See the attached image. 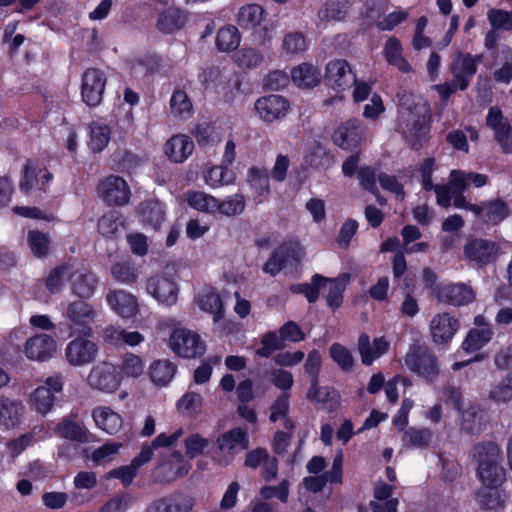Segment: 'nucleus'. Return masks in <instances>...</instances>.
Returning a JSON list of instances; mask_svg holds the SVG:
<instances>
[{"label":"nucleus","mask_w":512,"mask_h":512,"mask_svg":"<svg viewBox=\"0 0 512 512\" xmlns=\"http://www.w3.org/2000/svg\"><path fill=\"white\" fill-rule=\"evenodd\" d=\"M400 127L409 144L418 149L429 133L428 107L419 97L404 92L399 96Z\"/></svg>","instance_id":"obj_1"},{"label":"nucleus","mask_w":512,"mask_h":512,"mask_svg":"<svg viewBox=\"0 0 512 512\" xmlns=\"http://www.w3.org/2000/svg\"><path fill=\"white\" fill-rule=\"evenodd\" d=\"M477 463L476 474L487 488L496 489L506 480L501 447L494 442L478 443L472 449Z\"/></svg>","instance_id":"obj_2"},{"label":"nucleus","mask_w":512,"mask_h":512,"mask_svg":"<svg viewBox=\"0 0 512 512\" xmlns=\"http://www.w3.org/2000/svg\"><path fill=\"white\" fill-rule=\"evenodd\" d=\"M481 55H472L457 51L449 66L452 79L443 84L434 85L442 100H447L457 90L464 91L468 88L473 76L477 72V66L481 61Z\"/></svg>","instance_id":"obj_3"},{"label":"nucleus","mask_w":512,"mask_h":512,"mask_svg":"<svg viewBox=\"0 0 512 512\" xmlns=\"http://www.w3.org/2000/svg\"><path fill=\"white\" fill-rule=\"evenodd\" d=\"M170 349L179 357L196 358L206 351L205 342L200 335L187 328H176L169 338Z\"/></svg>","instance_id":"obj_4"},{"label":"nucleus","mask_w":512,"mask_h":512,"mask_svg":"<svg viewBox=\"0 0 512 512\" xmlns=\"http://www.w3.org/2000/svg\"><path fill=\"white\" fill-rule=\"evenodd\" d=\"M404 362L410 371L427 381H432L438 375L437 358L426 346H411Z\"/></svg>","instance_id":"obj_5"},{"label":"nucleus","mask_w":512,"mask_h":512,"mask_svg":"<svg viewBox=\"0 0 512 512\" xmlns=\"http://www.w3.org/2000/svg\"><path fill=\"white\" fill-rule=\"evenodd\" d=\"M219 451L217 462L221 466H227L234 460L236 454L248 449L249 437L242 428H233L221 434L216 439Z\"/></svg>","instance_id":"obj_6"},{"label":"nucleus","mask_w":512,"mask_h":512,"mask_svg":"<svg viewBox=\"0 0 512 512\" xmlns=\"http://www.w3.org/2000/svg\"><path fill=\"white\" fill-rule=\"evenodd\" d=\"M87 383L94 390L110 394L118 390L122 380L116 365L101 361L91 368Z\"/></svg>","instance_id":"obj_7"},{"label":"nucleus","mask_w":512,"mask_h":512,"mask_svg":"<svg viewBox=\"0 0 512 512\" xmlns=\"http://www.w3.org/2000/svg\"><path fill=\"white\" fill-rule=\"evenodd\" d=\"M146 292L160 305L174 306L178 301L179 288L175 280L167 273L150 276L146 281Z\"/></svg>","instance_id":"obj_8"},{"label":"nucleus","mask_w":512,"mask_h":512,"mask_svg":"<svg viewBox=\"0 0 512 512\" xmlns=\"http://www.w3.org/2000/svg\"><path fill=\"white\" fill-rule=\"evenodd\" d=\"M199 82L206 89H213L217 93L230 99L240 89V80L236 75H223L218 67H207L198 75Z\"/></svg>","instance_id":"obj_9"},{"label":"nucleus","mask_w":512,"mask_h":512,"mask_svg":"<svg viewBox=\"0 0 512 512\" xmlns=\"http://www.w3.org/2000/svg\"><path fill=\"white\" fill-rule=\"evenodd\" d=\"M63 389V378L59 374L52 375L45 380V384L38 386L30 395L29 404L33 410L45 415L54 405L55 394Z\"/></svg>","instance_id":"obj_10"},{"label":"nucleus","mask_w":512,"mask_h":512,"mask_svg":"<svg viewBox=\"0 0 512 512\" xmlns=\"http://www.w3.org/2000/svg\"><path fill=\"white\" fill-rule=\"evenodd\" d=\"M106 83L107 77L103 71L96 68L87 69L81 79L82 101L90 107L100 105Z\"/></svg>","instance_id":"obj_11"},{"label":"nucleus","mask_w":512,"mask_h":512,"mask_svg":"<svg viewBox=\"0 0 512 512\" xmlns=\"http://www.w3.org/2000/svg\"><path fill=\"white\" fill-rule=\"evenodd\" d=\"M88 336H78L71 340L65 347L67 362L75 367L86 366L92 363L98 356V344Z\"/></svg>","instance_id":"obj_12"},{"label":"nucleus","mask_w":512,"mask_h":512,"mask_svg":"<svg viewBox=\"0 0 512 512\" xmlns=\"http://www.w3.org/2000/svg\"><path fill=\"white\" fill-rule=\"evenodd\" d=\"M64 317L75 332L83 333L85 336L92 335L91 324L96 318V311L89 303L81 300L71 302L65 310Z\"/></svg>","instance_id":"obj_13"},{"label":"nucleus","mask_w":512,"mask_h":512,"mask_svg":"<svg viewBox=\"0 0 512 512\" xmlns=\"http://www.w3.org/2000/svg\"><path fill=\"white\" fill-rule=\"evenodd\" d=\"M459 329L460 321L449 312L437 313L429 322L432 341L438 346H447Z\"/></svg>","instance_id":"obj_14"},{"label":"nucleus","mask_w":512,"mask_h":512,"mask_svg":"<svg viewBox=\"0 0 512 512\" xmlns=\"http://www.w3.org/2000/svg\"><path fill=\"white\" fill-rule=\"evenodd\" d=\"M105 300L110 310L121 319H132L140 312L138 298L127 290H109L105 296Z\"/></svg>","instance_id":"obj_15"},{"label":"nucleus","mask_w":512,"mask_h":512,"mask_svg":"<svg viewBox=\"0 0 512 512\" xmlns=\"http://www.w3.org/2000/svg\"><path fill=\"white\" fill-rule=\"evenodd\" d=\"M433 293L440 303L451 306H465L475 300V292L466 283H451L433 288Z\"/></svg>","instance_id":"obj_16"},{"label":"nucleus","mask_w":512,"mask_h":512,"mask_svg":"<svg viewBox=\"0 0 512 512\" xmlns=\"http://www.w3.org/2000/svg\"><path fill=\"white\" fill-rule=\"evenodd\" d=\"M356 74L344 59L330 60L326 65L325 81L337 91L349 89L355 82Z\"/></svg>","instance_id":"obj_17"},{"label":"nucleus","mask_w":512,"mask_h":512,"mask_svg":"<svg viewBox=\"0 0 512 512\" xmlns=\"http://www.w3.org/2000/svg\"><path fill=\"white\" fill-rule=\"evenodd\" d=\"M365 127L361 121L348 120L340 124L332 135L335 145L344 150H353L359 147L363 141Z\"/></svg>","instance_id":"obj_18"},{"label":"nucleus","mask_w":512,"mask_h":512,"mask_svg":"<svg viewBox=\"0 0 512 512\" xmlns=\"http://www.w3.org/2000/svg\"><path fill=\"white\" fill-rule=\"evenodd\" d=\"M57 348V341L52 336L37 334L25 342L24 354L31 361L45 362L56 354Z\"/></svg>","instance_id":"obj_19"},{"label":"nucleus","mask_w":512,"mask_h":512,"mask_svg":"<svg viewBox=\"0 0 512 512\" xmlns=\"http://www.w3.org/2000/svg\"><path fill=\"white\" fill-rule=\"evenodd\" d=\"M99 196L110 205H124L129 201L130 189L119 176H108L98 186Z\"/></svg>","instance_id":"obj_20"},{"label":"nucleus","mask_w":512,"mask_h":512,"mask_svg":"<svg viewBox=\"0 0 512 512\" xmlns=\"http://www.w3.org/2000/svg\"><path fill=\"white\" fill-rule=\"evenodd\" d=\"M255 110L259 118L267 123L284 118L289 111V103L279 95H268L255 102Z\"/></svg>","instance_id":"obj_21"},{"label":"nucleus","mask_w":512,"mask_h":512,"mask_svg":"<svg viewBox=\"0 0 512 512\" xmlns=\"http://www.w3.org/2000/svg\"><path fill=\"white\" fill-rule=\"evenodd\" d=\"M449 401L460 412V425L464 430L474 433L481 429L483 412L478 406L465 407L461 394L456 390L450 392Z\"/></svg>","instance_id":"obj_22"},{"label":"nucleus","mask_w":512,"mask_h":512,"mask_svg":"<svg viewBox=\"0 0 512 512\" xmlns=\"http://www.w3.org/2000/svg\"><path fill=\"white\" fill-rule=\"evenodd\" d=\"M190 469L191 464L184 455L179 451H174L166 460L156 466L155 473L162 481L170 482L186 476Z\"/></svg>","instance_id":"obj_23"},{"label":"nucleus","mask_w":512,"mask_h":512,"mask_svg":"<svg viewBox=\"0 0 512 512\" xmlns=\"http://www.w3.org/2000/svg\"><path fill=\"white\" fill-rule=\"evenodd\" d=\"M386 11V7L378 2H371L367 6L365 17L370 21L375 22L377 28L381 31H391L396 26L405 21L408 17V12L402 9L395 10L389 13L384 18L380 19L381 14Z\"/></svg>","instance_id":"obj_24"},{"label":"nucleus","mask_w":512,"mask_h":512,"mask_svg":"<svg viewBox=\"0 0 512 512\" xmlns=\"http://www.w3.org/2000/svg\"><path fill=\"white\" fill-rule=\"evenodd\" d=\"M486 124L493 130L495 138L503 150L506 152L512 151V127L499 108L492 107L489 109Z\"/></svg>","instance_id":"obj_25"},{"label":"nucleus","mask_w":512,"mask_h":512,"mask_svg":"<svg viewBox=\"0 0 512 512\" xmlns=\"http://www.w3.org/2000/svg\"><path fill=\"white\" fill-rule=\"evenodd\" d=\"M390 342L383 336L373 340L367 334H362L358 339V351L364 365L370 366L387 353Z\"/></svg>","instance_id":"obj_26"},{"label":"nucleus","mask_w":512,"mask_h":512,"mask_svg":"<svg viewBox=\"0 0 512 512\" xmlns=\"http://www.w3.org/2000/svg\"><path fill=\"white\" fill-rule=\"evenodd\" d=\"M188 21V13L171 5L156 16V28L165 34H173L183 29Z\"/></svg>","instance_id":"obj_27"},{"label":"nucleus","mask_w":512,"mask_h":512,"mask_svg":"<svg viewBox=\"0 0 512 512\" xmlns=\"http://www.w3.org/2000/svg\"><path fill=\"white\" fill-rule=\"evenodd\" d=\"M498 253L497 243L485 239H472L464 247L465 256L479 264H488L494 261Z\"/></svg>","instance_id":"obj_28"},{"label":"nucleus","mask_w":512,"mask_h":512,"mask_svg":"<svg viewBox=\"0 0 512 512\" xmlns=\"http://www.w3.org/2000/svg\"><path fill=\"white\" fill-rule=\"evenodd\" d=\"M52 179L51 173L41 163L28 161L23 168V177L20 181L22 191L28 192L33 188L45 189Z\"/></svg>","instance_id":"obj_29"},{"label":"nucleus","mask_w":512,"mask_h":512,"mask_svg":"<svg viewBox=\"0 0 512 512\" xmlns=\"http://www.w3.org/2000/svg\"><path fill=\"white\" fill-rule=\"evenodd\" d=\"M164 153L174 163H183L194 150L192 139L185 134H176L164 144Z\"/></svg>","instance_id":"obj_30"},{"label":"nucleus","mask_w":512,"mask_h":512,"mask_svg":"<svg viewBox=\"0 0 512 512\" xmlns=\"http://www.w3.org/2000/svg\"><path fill=\"white\" fill-rule=\"evenodd\" d=\"M480 211L476 217L485 224L498 225L510 214L508 204L501 199H491L478 204Z\"/></svg>","instance_id":"obj_31"},{"label":"nucleus","mask_w":512,"mask_h":512,"mask_svg":"<svg viewBox=\"0 0 512 512\" xmlns=\"http://www.w3.org/2000/svg\"><path fill=\"white\" fill-rule=\"evenodd\" d=\"M96 426L109 435H115L123 427V418L108 406H98L92 411Z\"/></svg>","instance_id":"obj_32"},{"label":"nucleus","mask_w":512,"mask_h":512,"mask_svg":"<svg viewBox=\"0 0 512 512\" xmlns=\"http://www.w3.org/2000/svg\"><path fill=\"white\" fill-rule=\"evenodd\" d=\"M196 303L202 311L213 316L215 323L223 318V302L215 289L211 287L203 288L196 296Z\"/></svg>","instance_id":"obj_33"},{"label":"nucleus","mask_w":512,"mask_h":512,"mask_svg":"<svg viewBox=\"0 0 512 512\" xmlns=\"http://www.w3.org/2000/svg\"><path fill=\"white\" fill-rule=\"evenodd\" d=\"M24 405L18 399L0 397V425L13 428L20 424L24 415Z\"/></svg>","instance_id":"obj_34"},{"label":"nucleus","mask_w":512,"mask_h":512,"mask_svg":"<svg viewBox=\"0 0 512 512\" xmlns=\"http://www.w3.org/2000/svg\"><path fill=\"white\" fill-rule=\"evenodd\" d=\"M203 180L207 186L216 189L234 184L236 174L232 169L222 164L208 165L203 171Z\"/></svg>","instance_id":"obj_35"},{"label":"nucleus","mask_w":512,"mask_h":512,"mask_svg":"<svg viewBox=\"0 0 512 512\" xmlns=\"http://www.w3.org/2000/svg\"><path fill=\"white\" fill-rule=\"evenodd\" d=\"M70 281L73 292L81 298L92 296L97 286L96 276L75 264Z\"/></svg>","instance_id":"obj_36"},{"label":"nucleus","mask_w":512,"mask_h":512,"mask_svg":"<svg viewBox=\"0 0 512 512\" xmlns=\"http://www.w3.org/2000/svg\"><path fill=\"white\" fill-rule=\"evenodd\" d=\"M393 488L384 482H378L374 487V499L370 506L373 512H397L398 500L391 497Z\"/></svg>","instance_id":"obj_37"},{"label":"nucleus","mask_w":512,"mask_h":512,"mask_svg":"<svg viewBox=\"0 0 512 512\" xmlns=\"http://www.w3.org/2000/svg\"><path fill=\"white\" fill-rule=\"evenodd\" d=\"M203 396L191 390V387L176 401L177 412L183 417L196 418L204 407Z\"/></svg>","instance_id":"obj_38"},{"label":"nucleus","mask_w":512,"mask_h":512,"mask_svg":"<svg viewBox=\"0 0 512 512\" xmlns=\"http://www.w3.org/2000/svg\"><path fill=\"white\" fill-rule=\"evenodd\" d=\"M110 274L117 283L125 286L136 284L140 277L139 268L130 259L114 262L110 268Z\"/></svg>","instance_id":"obj_39"},{"label":"nucleus","mask_w":512,"mask_h":512,"mask_svg":"<svg viewBox=\"0 0 512 512\" xmlns=\"http://www.w3.org/2000/svg\"><path fill=\"white\" fill-rule=\"evenodd\" d=\"M177 367L168 359L154 360L148 369L152 383L158 387H166L175 376Z\"/></svg>","instance_id":"obj_40"},{"label":"nucleus","mask_w":512,"mask_h":512,"mask_svg":"<svg viewBox=\"0 0 512 512\" xmlns=\"http://www.w3.org/2000/svg\"><path fill=\"white\" fill-rule=\"evenodd\" d=\"M117 369L121 380L138 379L144 375L145 361L138 354L126 352L121 356Z\"/></svg>","instance_id":"obj_41"},{"label":"nucleus","mask_w":512,"mask_h":512,"mask_svg":"<svg viewBox=\"0 0 512 512\" xmlns=\"http://www.w3.org/2000/svg\"><path fill=\"white\" fill-rule=\"evenodd\" d=\"M488 183V177L485 174L467 172L463 170H452L450 172V185L453 186L456 193H463L469 184L476 188H481Z\"/></svg>","instance_id":"obj_42"},{"label":"nucleus","mask_w":512,"mask_h":512,"mask_svg":"<svg viewBox=\"0 0 512 512\" xmlns=\"http://www.w3.org/2000/svg\"><path fill=\"white\" fill-rule=\"evenodd\" d=\"M292 252V256L296 261H300L304 256V248L298 242H291L280 250L276 251L263 267L264 272L276 275L284 265V252Z\"/></svg>","instance_id":"obj_43"},{"label":"nucleus","mask_w":512,"mask_h":512,"mask_svg":"<svg viewBox=\"0 0 512 512\" xmlns=\"http://www.w3.org/2000/svg\"><path fill=\"white\" fill-rule=\"evenodd\" d=\"M349 9L347 0H329L318 11V19L324 26L343 20Z\"/></svg>","instance_id":"obj_44"},{"label":"nucleus","mask_w":512,"mask_h":512,"mask_svg":"<svg viewBox=\"0 0 512 512\" xmlns=\"http://www.w3.org/2000/svg\"><path fill=\"white\" fill-rule=\"evenodd\" d=\"M184 198L194 210L212 215L217 213L218 199L204 191H187Z\"/></svg>","instance_id":"obj_45"},{"label":"nucleus","mask_w":512,"mask_h":512,"mask_svg":"<svg viewBox=\"0 0 512 512\" xmlns=\"http://www.w3.org/2000/svg\"><path fill=\"white\" fill-rule=\"evenodd\" d=\"M383 50L385 59L389 64L395 66L401 72L408 73L412 71L411 65L403 57V47L397 38H388L384 44Z\"/></svg>","instance_id":"obj_46"},{"label":"nucleus","mask_w":512,"mask_h":512,"mask_svg":"<svg viewBox=\"0 0 512 512\" xmlns=\"http://www.w3.org/2000/svg\"><path fill=\"white\" fill-rule=\"evenodd\" d=\"M492 327L472 328L464 338L461 349L467 353H474L488 344L493 337Z\"/></svg>","instance_id":"obj_47"},{"label":"nucleus","mask_w":512,"mask_h":512,"mask_svg":"<svg viewBox=\"0 0 512 512\" xmlns=\"http://www.w3.org/2000/svg\"><path fill=\"white\" fill-rule=\"evenodd\" d=\"M247 181L255 192L257 202H263L269 194L268 172L264 168L252 167L247 172Z\"/></svg>","instance_id":"obj_48"},{"label":"nucleus","mask_w":512,"mask_h":512,"mask_svg":"<svg viewBox=\"0 0 512 512\" xmlns=\"http://www.w3.org/2000/svg\"><path fill=\"white\" fill-rule=\"evenodd\" d=\"M139 216L144 225L158 229L165 219L164 207L159 201H146L139 208Z\"/></svg>","instance_id":"obj_49"},{"label":"nucleus","mask_w":512,"mask_h":512,"mask_svg":"<svg viewBox=\"0 0 512 512\" xmlns=\"http://www.w3.org/2000/svg\"><path fill=\"white\" fill-rule=\"evenodd\" d=\"M307 398L327 410H333L338 403L337 392L330 387H319L317 380L312 381Z\"/></svg>","instance_id":"obj_50"},{"label":"nucleus","mask_w":512,"mask_h":512,"mask_svg":"<svg viewBox=\"0 0 512 512\" xmlns=\"http://www.w3.org/2000/svg\"><path fill=\"white\" fill-rule=\"evenodd\" d=\"M265 20V11L258 4L242 6L237 13V22L244 29H254Z\"/></svg>","instance_id":"obj_51"},{"label":"nucleus","mask_w":512,"mask_h":512,"mask_svg":"<svg viewBox=\"0 0 512 512\" xmlns=\"http://www.w3.org/2000/svg\"><path fill=\"white\" fill-rule=\"evenodd\" d=\"M320 77L319 69L308 63H302L291 71V78L299 87H313L319 83Z\"/></svg>","instance_id":"obj_52"},{"label":"nucleus","mask_w":512,"mask_h":512,"mask_svg":"<svg viewBox=\"0 0 512 512\" xmlns=\"http://www.w3.org/2000/svg\"><path fill=\"white\" fill-rule=\"evenodd\" d=\"M349 280L350 276L348 274H342L334 279L326 278V288H328L326 301L332 309H336L342 304L343 293Z\"/></svg>","instance_id":"obj_53"},{"label":"nucleus","mask_w":512,"mask_h":512,"mask_svg":"<svg viewBox=\"0 0 512 512\" xmlns=\"http://www.w3.org/2000/svg\"><path fill=\"white\" fill-rule=\"evenodd\" d=\"M185 456L189 459H195L205 455L211 446V441L198 432L188 434L184 441Z\"/></svg>","instance_id":"obj_54"},{"label":"nucleus","mask_w":512,"mask_h":512,"mask_svg":"<svg viewBox=\"0 0 512 512\" xmlns=\"http://www.w3.org/2000/svg\"><path fill=\"white\" fill-rule=\"evenodd\" d=\"M110 127L101 122H93L89 126V142L88 145L93 152H101L105 149L110 141Z\"/></svg>","instance_id":"obj_55"},{"label":"nucleus","mask_w":512,"mask_h":512,"mask_svg":"<svg viewBox=\"0 0 512 512\" xmlns=\"http://www.w3.org/2000/svg\"><path fill=\"white\" fill-rule=\"evenodd\" d=\"M241 42V36L234 25L220 28L216 35L217 48L222 52L235 50Z\"/></svg>","instance_id":"obj_56"},{"label":"nucleus","mask_w":512,"mask_h":512,"mask_svg":"<svg viewBox=\"0 0 512 512\" xmlns=\"http://www.w3.org/2000/svg\"><path fill=\"white\" fill-rule=\"evenodd\" d=\"M122 447L121 442L108 441L94 449L87 457L96 465H106L114 460Z\"/></svg>","instance_id":"obj_57"},{"label":"nucleus","mask_w":512,"mask_h":512,"mask_svg":"<svg viewBox=\"0 0 512 512\" xmlns=\"http://www.w3.org/2000/svg\"><path fill=\"white\" fill-rule=\"evenodd\" d=\"M170 109L173 116L181 119H187L193 113L192 103L187 93L182 90H177L172 94Z\"/></svg>","instance_id":"obj_58"},{"label":"nucleus","mask_w":512,"mask_h":512,"mask_svg":"<svg viewBox=\"0 0 512 512\" xmlns=\"http://www.w3.org/2000/svg\"><path fill=\"white\" fill-rule=\"evenodd\" d=\"M56 433L63 438L78 442H83L87 438L84 427L70 419H64L60 422L56 428Z\"/></svg>","instance_id":"obj_59"},{"label":"nucleus","mask_w":512,"mask_h":512,"mask_svg":"<svg viewBox=\"0 0 512 512\" xmlns=\"http://www.w3.org/2000/svg\"><path fill=\"white\" fill-rule=\"evenodd\" d=\"M27 242L34 256L42 258L48 254L50 240L45 233L38 230H30L27 234Z\"/></svg>","instance_id":"obj_60"},{"label":"nucleus","mask_w":512,"mask_h":512,"mask_svg":"<svg viewBox=\"0 0 512 512\" xmlns=\"http://www.w3.org/2000/svg\"><path fill=\"white\" fill-rule=\"evenodd\" d=\"M245 200L241 194L228 196L223 201L218 200L217 213L224 216H235L243 212Z\"/></svg>","instance_id":"obj_61"},{"label":"nucleus","mask_w":512,"mask_h":512,"mask_svg":"<svg viewBox=\"0 0 512 512\" xmlns=\"http://www.w3.org/2000/svg\"><path fill=\"white\" fill-rule=\"evenodd\" d=\"M73 271L74 264H66L52 270L46 281L48 289L52 293L58 292L63 283L70 280Z\"/></svg>","instance_id":"obj_62"},{"label":"nucleus","mask_w":512,"mask_h":512,"mask_svg":"<svg viewBox=\"0 0 512 512\" xmlns=\"http://www.w3.org/2000/svg\"><path fill=\"white\" fill-rule=\"evenodd\" d=\"M235 61L240 68L253 69L263 62L262 53L255 48H242L235 56Z\"/></svg>","instance_id":"obj_63"},{"label":"nucleus","mask_w":512,"mask_h":512,"mask_svg":"<svg viewBox=\"0 0 512 512\" xmlns=\"http://www.w3.org/2000/svg\"><path fill=\"white\" fill-rule=\"evenodd\" d=\"M328 155L326 147L318 141H312L307 145L305 162L311 167L318 168L325 165Z\"/></svg>","instance_id":"obj_64"}]
</instances>
